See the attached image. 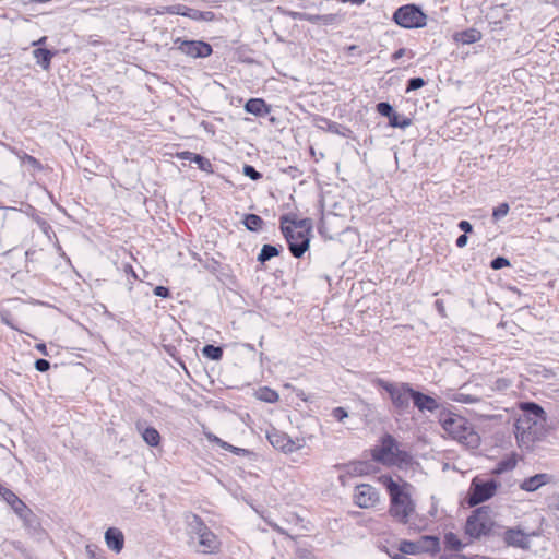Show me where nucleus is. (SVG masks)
I'll return each mask as SVG.
<instances>
[{
	"label": "nucleus",
	"instance_id": "51",
	"mask_svg": "<svg viewBox=\"0 0 559 559\" xmlns=\"http://www.w3.org/2000/svg\"><path fill=\"white\" fill-rule=\"evenodd\" d=\"M206 437L209 441L219 445L222 449H224V443H227L226 441L222 440L221 438L213 433H207Z\"/></svg>",
	"mask_w": 559,
	"mask_h": 559
},
{
	"label": "nucleus",
	"instance_id": "56",
	"mask_svg": "<svg viewBox=\"0 0 559 559\" xmlns=\"http://www.w3.org/2000/svg\"><path fill=\"white\" fill-rule=\"evenodd\" d=\"M376 109L378 111V114L382 117H384V110H385V107H384V102H379L377 105H376Z\"/></svg>",
	"mask_w": 559,
	"mask_h": 559
},
{
	"label": "nucleus",
	"instance_id": "13",
	"mask_svg": "<svg viewBox=\"0 0 559 559\" xmlns=\"http://www.w3.org/2000/svg\"><path fill=\"white\" fill-rule=\"evenodd\" d=\"M532 535L535 534H528L524 532L520 526L507 527L501 534H499L508 547L520 548L523 550L530 549V536Z\"/></svg>",
	"mask_w": 559,
	"mask_h": 559
},
{
	"label": "nucleus",
	"instance_id": "9",
	"mask_svg": "<svg viewBox=\"0 0 559 559\" xmlns=\"http://www.w3.org/2000/svg\"><path fill=\"white\" fill-rule=\"evenodd\" d=\"M413 461L411 452L386 433V467L396 466L400 469H406L413 464Z\"/></svg>",
	"mask_w": 559,
	"mask_h": 559
},
{
	"label": "nucleus",
	"instance_id": "28",
	"mask_svg": "<svg viewBox=\"0 0 559 559\" xmlns=\"http://www.w3.org/2000/svg\"><path fill=\"white\" fill-rule=\"evenodd\" d=\"M242 224L248 230L258 233L262 229L264 221L257 214L248 213L243 215Z\"/></svg>",
	"mask_w": 559,
	"mask_h": 559
},
{
	"label": "nucleus",
	"instance_id": "30",
	"mask_svg": "<svg viewBox=\"0 0 559 559\" xmlns=\"http://www.w3.org/2000/svg\"><path fill=\"white\" fill-rule=\"evenodd\" d=\"M185 16L189 17L193 21H213L215 19V13L212 11H200L193 8H186Z\"/></svg>",
	"mask_w": 559,
	"mask_h": 559
},
{
	"label": "nucleus",
	"instance_id": "10",
	"mask_svg": "<svg viewBox=\"0 0 559 559\" xmlns=\"http://www.w3.org/2000/svg\"><path fill=\"white\" fill-rule=\"evenodd\" d=\"M175 49L190 58H206L212 55V46L203 40L176 38L174 40Z\"/></svg>",
	"mask_w": 559,
	"mask_h": 559
},
{
	"label": "nucleus",
	"instance_id": "60",
	"mask_svg": "<svg viewBox=\"0 0 559 559\" xmlns=\"http://www.w3.org/2000/svg\"><path fill=\"white\" fill-rule=\"evenodd\" d=\"M296 559H311V558H310V555H309V554H307V552L302 551V552H299V554L297 555Z\"/></svg>",
	"mask_w": 559,
	"mask_h": 559
},
{
	"label": "nucleus",
	"instance_id": "48",
	"mask_svg": "<svg viewBox=\"0 0 559 559\" xmlns=\"http://www.w3.org/2000/svg\"><path fill=\"white\" fill-rule=\"evenodd\" d=\"M34 366L35 369L39 372H46L50 369V362L44 358L36 359Z\"/></svg>",
	"mask_w": 559,
	"mask_h": 559
},
{
	"label": "nucleus",
	"instance_id": "8",
	"mask_svg": "<svg viewBox=\"0 0 559 559\" xmlns=\"http://www.w3.org/2000/svg\"><path fill=\"white\" fill-rule=\"evenodd\" d=\"M498 481L493 478L481 479L479 477L473 478L466 501L469 507H476L490 498H492L498 489Z\"/></svg>",
	"mask_w": 559,
	"mask_h": 559
},
{
	"label": "nucleus",
	"instance_id": "38",
	"mask_svg": "<svg viewBox=\"0 0 559 559\" xmlns=\"http://www.w3.org/2000/svg\"><path fill=\"white\" fill-rule=\"evenodd\" d=\"M509 210H510V206H509V204L507 202H502V203L498 204L492 210V218H493V221L498 222L501 218H503L504 216H507V214L509 213Z\"/></svg>",
	"mask_w": 559,
	"mask_h": 559
},
{
	"label": "nucleus",
	"instance_id": "49",
	"mask_svg": "<svg viewBox=\"0 0 559 559\" xmlns=\"http://www.w3.org/2000/svg\"><path fill=\"white\" fill-rule=\"evenodd\" d=\"M153 294L160 298H169L170 297V290L166 286L158 285L153 289Z\"/></svg>",
	"mask_w": 559,
	"mask_h": 559
},
{
	"label": "nucleus",
	"instance_id": "50",
	"mask_svg": "<svg viewBox=\"0 0 559 559\" xmlns=\"http://www.w3.org/2000/svg\"><path fill=\"white\" fill-rule=\"evenodd\" d=\"M457 227L460 228V230L463 231V234H469L473 231V225L468 222V221H460L459 224H457Z\"/></svg>",
	"mask_w": 559,
	"mask_h": 559
},
{
	"label": "nucleus",
	"instance_id": "40",
	"mask_svg": "<svg viewBox=\"0 0 559 559\" xmlns=\"http://www.w3.org/2000/svg\"><path fill=\"white\" fill-rule=\"evenodd\" d=\"M259 399L267 403H274L278 401L280 395L276 391L265 388L261 391Z\"/></svg>",
	"mask_w": 559,
	"mask_h": 559
},
{
	"label": "nucleus",
	"instance_id": "22",
	"mask_svg": "<svg viewBox=\"0 0 559 559\" xmlns=\"http://www.w3.org/2000/svg\"><path fill=\"white\" fill-rule=\"evenodd\" d=\"M246 112L255 117H265L271 112V106L263 98H250L245 103Z\"/></svg>",
	"mask_w": 559,
	"mask_h": 559
},
{
	"label": "nucleus",
	"instance_id": "35",
	"mask_svg": "<svg viewBox=\"0 0 559 559\" xmlns=\"http://www.w3.org/2000/svg\"><path fill=\"white\" fill-rule=\"evenodd\" d=\"M188 525L190 533L194 534L197 537H199L200 534H202L209 528L202 521V519L198 515H192V519L188 522Z\"/></svg>",
	"mask_w": 559,
	"mask_h": 559
},
{
	"label": "nucleus",
	"instance_id": "17",
	"mask_svg": "<svg viewBox=\"0 0 559 559\" xmlns=\"http://www.w3.org/2000/svg\"><path fill=\"white\" fill-rule=\"evenodd\" d=\"M552 476L547 473L535 474L531 477L525 478L521 484L520 488L527 492H534L538 490L540 487L550 484L552 481Z\"/></svg>",
	"mask_w": 559,
	"mask_h": 559
},
{
	"label": "nucleus",
	"instance_id": "1",
	"mask_svg": "<svg viewBox=\"0 0 559 559\" xmlns=\"http://www.w3.org/2000/svg\"><path fill=\"white\" fill-rule=\"evenodd\" d=\"M520 413L514 420V435L521 449H532L534 442L539 440L543 425L546 421V412L535 402H521Z\"/></svg>",
	"mask_w": 559,
	"mask_h": 559
},
{
	"label": "nucleus",
	"instance_id": "57",
	"mask_svg": "<svg viewBox=\"0 0 559 559\" xmlns=\"http://www.w3.org/2000/svg\"><path fill=\"white\" fill-rule=\"evenodd\" d=\"M405 52H406V49L401 48L393 53L392 59L395 61V60L400 59L401 57H403L405 55Z\"/></svg>",
	"mask_w": 559,
	"mask_h": 559
},
{
	"label": "nucleus",
	"instance_id": "15",
	"mask_svg": "<svg viewBox=\"0 0 559 559\" xmlns=\"http://www.w3.org/2000/svg\"><path fill=\"white\" fill-rule=\"evenodd\" d=\"M313 124L319 130L326 131L332 134H337L343 138H349L352 134V130L346 126L332 121L323 116H314Z\"/></svg>",
	"mask_w": 559,
	"mask_h": 559
},
{
	"label": "nucleus",
	"instance_id": "43",
	"mask_svg": "<svg viewBox=\"0 0 559 559\" xmlns=\"http://www.w3.org/2000/svg\"><path fill=\"white\" fill-rule=\"evenodd\" d=\"M509 265H510L509 260L501 255H498L490 261V267L492 270H501Z\"/></svg>",
	"mask_w": 559,
	"mask_h": 559
},
{
	"label": "nucleus",
	"instance_id": "42",
	"mask_svg": "<svg viewBox=\"0 0 559 559\" xmlns=\"http://www.w3.org/2000/svg\"><path fill=\"white\" fill-rule=\"evenodd\" d=\"M242 173L246 177L250 178L251 180H260L262 178V174L255 169L252 165H245Z\"/></svg>",
	"mask_w": 559,
	"mask_h": 559
},
{
	"label": "nucleus",
	"instance_id": "61",
	"mask_svg": "<svg viewBox=\"0 0 559 559\" xmlns=\"http://www.w3.org/2000/svg\"><path fill=\"white\" fill-rule=\"evenodd\" d=\"M342 2H350L352 4H356V5H359L361 3H364L365 0H341Z\"/></svg>",
	"mask_w": 559,
	"mask_h": 559
},
{
	"label": "nucleus",
	"instance_id": "58",
	"mask_svg": "<svg viewBox=\"0 0 559 559\" xmlns=\"http://www.w3.org/2000/svg\"><path fill=\"white\" fill-rule=\"evenodd\" d=\"M46 41H47V37H46V36H43V37H40L39 39L34 40V41L32 43V46L39 48V46L45 45V43H46Z\"/></svg>",
	"mask_w": 559,
	"mask_h": 559
},
{
	"label": "nucleus",
	"instance_id": "26",
	"mask_svg": "<svg viewBox=\"0 0 559 559\" xmlns=\"http://www.w3.org/2000/svg\"><path fill=\"white\" fill-rule=\"evenodd\" d=\"M518 460L515 454H510L501 459L492 469L493 475H501L515 468Z\"/></svg>",
	"mask_w": 559,
	"mask_h": 559
},
{
	"label": "nucleus",
	"instance_id": "64",
	"mask_svg": "<svg viewBox=\"0 0 559 559\" xmlns=\"http://www.w3.org/2000/svg\"><path fill=\"white\" fill-rule=\"evenodd\" d=\"M379 385L384 388V381L383 380H379Z\"/></svg>",
	"mask_w": 559,
	"mask_h": 559
},
{
	"label": "nucleus",
	"instance_id": "11",
	"mask_svg": "<svg viewBox=\"0 0 559 559\" xmlns=\"http://www.w3.org/2000/svg\"><path fill=\"white\" fill-rule=\"evenodd\" d=\"M414 389L408 383H388L386 393L396 409L403 412L409 407V400L413 399Z\"/></svg>",
	"mask_w": 559,
	"mask_h": 559
},
{
	"label": "nucleus",
	"instance_id": "39",
	"mask_svg": "<svg viewBox=\"0 0 559 559\" xmlns=\"http://www.w3.org/2000/svg\"><path fill=\"white\" fill-rule=\"evenodd\" d=\"M20 159L22 164L32 167L34 170H41L43 166L38 159H36L34 156L28 155L26 153H23V155L20 156Z\"/></svg>",
	"mask_w": 559,
	"mask_h": 559
},
{
	"label": "nucleus",
	"instance_id": "46",
	"mask_svg": "<svg viewBox=\"0 0 559 559\" xmlns=\"http://www.w3.org/2000/svg\"><path fill=\"white\" fill-rule=\"evenodd\" d=\"M186 8H187V5H183V4H173V5L166 7L165 12L168 14L185 16Z\"/></svg>",
	"mask_w": 559,
	"mask_h": 559
},
{
	"label": "nucleus",
	"instance_id": "5",
	"mask_svg": "<svg viewBox=\"0 0 559 559\" xmlns=\"http://www.w3.org/2000/svg\"><path fill=\"white\" fill-rule=\"evenodd\" d=\"M373 463L384 464V435L379 437L378 445L372 450L371 461H353L345 464H337L335 468L341 472L338 479L345 485L347 476L356 477L373 473L376 469Z\"/></svg>",
	"mask_w": 559,
	"mask_h": 559
},
{
	"label": "nucleus",
	"instance_id": "32",
	"mask_svg": "<svg viewBox=\"0 0 559 559\" xmlns=\"http://www.w3.org/2000/svg\"><path fill=\"white\" fill-rule=\"evenodd\" d=\"M399 550L403 555H418L423 554V548L419 546V540L412 542V540H402L400 543Z\"/></svg>",
	"mask_w": 559,
	"mask_h": 559
},
{
	"label": "nucleus",
	"instance_id": "27",
	"mask_svg": "<svg viewBox=\"0 0 559 559\" xmlns=\"http://www.w3.org/2000/svg\"><path fill=\"white\" fill-rule=\"evenodd\" d=\"M418 540L423 552L435 555L440 550V539L435 535H425Z\"/></svg>",
	"mask_w": 559,
	"mask_h": 559
},
{
	"label": "nucleus",
	"instance_id": "14",
	"mask_svg": "<svg viewBox=\"0 0 559 559\" xmlns=\"http://www.w3.org/2000/svg\"><path fill=\"white\" fill-rule=\"evenodd\" d=\"M17 516L32 538L41 542L47 537V532L43 528L39 518L29 508Z\"/></svg>",
	"mask_w": 559,
	"mask_h": 559
},
{
	"label": "nucleus",
	"instance_id": "19",
	"mask_svg": "<svg viewBox=\"0 0 559 559\" xmlns=\"http://www.w3.org/2000/svg\"><path fill=\"white\" fill-rule=\"evenodd\" d=\"M136 431L141 435L144 442L150 447H157L160 443L158 430L152 426H146L145 421L139 420L135 424Z\"/></svg>",
	"mask_w": 559,
	"mask_h": 559
},
{
	"label": "nucleus",
	"instance_id": "31",
	"mask_svg": "<svg viewBox=\"0 0 559 559\" xmlns=\"http://www.w3.org/2000/svg\"><path fill=\"white\" fill-rule=\"evenodd\" d=\"M481 35L475 28H469L460 33H456L455 39L464 45H469L478 41Z\"/></svg>",
	"mask_w": 559,
	"mask_h": 559
},
{
	"label": "nucleus",
	"instance_id": "4",
	"mask_svg": "<svg viewBox=\"0 0 559 559\" xmlns=\"http://www.w3.org/2000/svg\"><path fill=\"white\" fill-rule=\"evenodd\" d=\"M440 424L443 430L461 444L471 449L479 445L480 437L465 417L453 413L443 414L440 417Z\"/></svg>",
	"mask_w": 559,
	"mask_h": 559
},
{
	"label": "nucleus",
	"instance_id": "29",
	"mask_svg": "<svg viewBox=\"0 0 559 559\" xmlns=\"http://www.w3.org/2000/svg\"><path fill=\"white\" fill-rule=\"evenodd\" d=\"M282 246H273L270 243H265L262 246L260 253L258 254V261L260 263H265L270 261L272 258L277 257L281 253Z\"/></svg>",
	"mask_w": 559,
	"mask_h": 559
},
{
	"label": "nucleus",
	"instance_id": "37",
	"mask_svg": "<svg viewBox=\"0 0 559 559\" xmlns=\"http://www.w3.org/2000/svg\"><path fill=\"white\" fill-rule=\"evenodd\" d=\"M193 164H195L198 168L203 171L213 173L212 163L206 157L200 154L193 157Z\"/></svg>",
	"mask_w": 559,
	"mask_h": 559
},
{
	"label": "nucleus",
	"instance_id": "54",
	"mask_svg": "<svg viewBox=\"0 0 559 559\" xmlns=\"http://www.w3.org/2000/svg\"><path fill=\"white\" fill-rule=\"evenodd\" d=\"M123 271L126 274L131 275L134 280H138V275L131 264H129V263L124 264Z\"/></svg>",
	"mask_w": 559,
	"mask_h": 559
},
{
	"label": "nucleus",
	"instance_id": "53",
	"mask_svg": "<svg viewBox=\"0 0 559 559\" xmlns=\"http://www.w3.org/2000/svg\"><path fill=\"white\" fill-rule=\"evenodd\" d=\"M197 153L185 151L180 154V157L182 159L189 160L190 163H193V157L197 156Z\"/></svg>",
	"mask_w": 559,
	"mask_h": 559
},
{
	"label": "nucleus",
	"instance_id": "47",
	"mask_svg": "<svg viewBox=\"0 0 559 559\" xmlns=\"http://www.w3.org/2000/svg\"><path fill=\"white\" fill-rule=\"evenodd\" d=\"M332 416L337 421H343L345 418L348 417V413L344 407L338 406V407L333 408Z\"/></svg>",
	"mask_w": 559,
	"mask_h": 559
},
{
	"label": "nucleus",
	"instance_id": "24",
	"mask_svg": "<svg viewBox=\"0 0 559 559\" xmlns=\"http://www.w3.org/2000/svg\"><path fill=\"white\" fill-rule=\"evenodd\" d=\"M386 119L389 126L393 128L405 129L412 123L411 118L399 114L394 108L386 102Z\"/></svg>",
	"mask_w": 559,
	"mask_h": 559
},
{
	"label": "nucleus",
	"instance_id": "16",
	"mask_svg": "<svg viewBox=\"0 0 559 559\" xmlns=\"http://www.w3.org/2000/svg\"><path fill=\"white\" fill-rule=\"evenodd\" d=\"M355 502L360 508H369L373 506L374 501L378 499L377 490L367 484L356 485L355 490Z\"/></svg>",
	"mask_w": 559,
	"mask_h": 559
},
{
	"label": "nucleus",
	"instance_id": "12",
	"mask_svg": "<svg viewBox=\"0 0 559 559\" xmlns=\"http://www.w3.org/2000/svg\"><path fill=\"white\" fill-rule=\"evenodd\" d=\"M266 439L271 445L283 453H293L302 448V444L294 441L287 433L271 427L266 430Z\"/></svg>",
	"mask_w": 559,
	"mask_h": 559
},
{
	"label": "nucleus",
	"instance_id": "25",
	"mask_svg": "<svg viewBox=\"0 0 559 559\" xmlns=\"http://www.w3.org/2000/svg\"><path fill=\"white\" fill-rule=\"evenodd\" d=\"M56 52L49 50L47 48H35L33 50V57L36 60V63L43 69L48 70L51 64V59L55 57Z\"/></svg>",
	"mask_w": 559,
	"mask_h": 559
},
{
	"label": "nucleus",
	"instance_id": "34",
	"mask_svg": "<svg viewBox=\"0 0 559 559\" xmlns=\"http://www.w3.org/2000/svg\"><path fill=\"white\" fill-rule=\"evenodd\" d=\"M283 13L293 20L307 21L310 23H317L321 19L320 15H311V14H308L305 12H297V11H289V10H284Z\"/></svg>",
	"mask_w": 559,
	"mask_h": 559
},
{
	"label": "nucleus",
	"instance_id": "59",
	"mask_svg": "<svg viewBox=\"0 0 559 559\" xmlns=\"http://www.w3.org/2000/svg\"><path fill=\"white\" fill-rule=\"evenodd\" d=\"M5 216V210L0 207V228H2L4 225Z\"/></svg>",
	"mask_w": 559,
	"mask_h": 559
},
{
	"label": "nucleus",
	"instance_id": "3",
	"mask_svg": "<svg viewBox=\"0 0 559 559\" xmlns=\"http://www.w3.org/2000/svg\"><path fill=\"white\" fill-rule=\"evenodd\" d=\"M413 485L406 480H394L386 476V492L390 496V515L400 523H407L408 518L415 511V503L412 500Z\"/></svg>",
	"mask_w": 559,
	"mask_h": 559
},
{
	"label": "nucleus",
	"instance_id": "20",
	"mask_svg": "<svg viewBox=\"0 0 559 559\" xmlns=\"http://www.w3.org/2000/svg\"><path fill=\"white\" fill-rule=\"evenodd\" d=\"M105 542L109 549L119 554L124 547L123 533L117 527H109L105 532Z\"/></svg>",
	"mask_w": 559,
	"mask_h": 559
},
{
	"label": "nucleus",
	"instance_id": "21",
	"mask_svg": "<svg viewBox=\"0 0 559 559\" xmlns=\"http://www.w3.org/2000/svg\"><path fill=\"white\" fill-rule=\"evenodd\" d=\"M198 540L201 547V552L203 554H214L219 549L221 543L217 536L210 528L200 534Z\"/></svg>",
	"mask_w": 559,
	"mask_h": 559
},
{
	"label": "nucleus",
	"instance_id": "33",
	"mask_svg": "<svg viewBox=\"0 0 559 559\" xmlns=\"http://www.w3.org/2000/svg\"><path fill=\"white\" fill-rule=\"evenodd\" d=\"M223 348L213 344H206L202 348V355L213 361H218L223 357Z\"/></svg>",
	"mask_w": 559,
	"mask_h": 559
},
{
	"label": "nucleus",
	"instance_id": "18",
	"mask_svg": "<svg viewBox=\"0 0 559 559\" xmlns=\"http://www.w3.org/2000/svg\"><path fill=\"white\" fill-rule=\"evenodd\" d=\"M412 401L414 406L417 407L420 412L433 413L439 408V403L436 399L420 391L414 390Z\"/></svg>",
	"mask_w": 559,
	"mask_h": 559
},
{
	"label": "nucleus",
	"instance_id": "23",
	"mask_svg": "<svg viewBox=\"0 0 559 559\" xmlns=\"http://www.w3.org/2000/svg\"><path fill=\"white\" fill-rule=\"evenodd\" d=\"M0 496L12 508L16 515H20L28 508L12 490L7 487L1 489Z\"/></svg>",
	"mask_w": 559,
	"mask_h": 559
},
{
	"label": "nucleus",
	"instance_id": "6",
	"mask_svg": "<svg viewBox=\"0 0 559 559\" xmlns=\"http://www.w3.org/2000/svg\"><path fill=\"white\" fill-rule=\"evenodd\" d=\"M495 523L492 522L486 507H479L472 511L465 523V534L471 538L478 539L491 533Z\"/></svg>",
	"mask_w": 559,
	"mask_h": 559
},
{
	"label": "nucleus",
	"instance_id": "63",
	"mask_svg": "<svg viewBox=\"0 0 559 559\" xmlns=\"http://www.w3.org/2000/svg\"><path fill=\"white\" fill-rule=\"evenodd\" d=\"M243 346H245V347H247V348H248V349H250V350H253V349H254V347H253V345H252V344H245Z\"/></svg>",
	"mask_w": 559,
	"mask_h": 559
},
{
	"label": "nucleus",
	"instance_id": "36",
	"mask_svg": "<svg viewBox=\"0 0 559 559\" xmlns=\"http://www.w3.org/2000/svg\"><path fill=\"white\" fill-rule=\"evenodd\" d=\"M444 546L449 550H461L463 548V544L456 534L449 532L444 535Z\"/></svg>",
	"mask_w": 559,
	"mask_h": 559
},
{
	"label": "nucleus",
	"instance_id": "62",
	"mask_svg": "<svg viewBox=\"0 0 559 559\" xmlns=\"http://www.w3.org/2000/svg\"><path fill=\"white\" fill-rule=\"evenodd\" d=\"M436 306L438 307V309H440V311H442V310H443V308H442V304H441V301H440V300H437V301H436Z\"/></svg>",
	"mask_w": 559,
	"mask_h": 559
},
{
	"label": "nucleus",
	"instance_id": "44",
	"mask_svg": "<svg viewBox=\"0 0 559 559\" xmlns=\"http://www.w3.org/2000/svg\"><path fill=\"white\" fill-rule=\"evenodd\" d=\"M224 450L226 451H229L236 455H241V456H246V455H250L252 452L249 451L248 449H243V448H238V447H235L230 443H224Z\"/></svg>",
	"mask_w": 559,
	"mask_h": 559
},
{
	"label": "nucleus",
	"instance_id": "2",
	"mask_svg": "<svg viewBox=\"0 0 559 559\" xmlns=\"http://www.w3.org/2000/svg\"><path fill=\"white\" fill-rule=\"evenodd\" d=\"M280 229L292 255L296 259H300L310 246L312 236L311 219H298L293 214H284L280 218Z\"/></svg>",
	"mask_w": 559,
	"mask_h": 559
},
{
	"label": "nucleus",
	"instance_id": "55",
	"mask_svg": "<svg viewBox=\"0 0 559 559\" xmlns=\"http://www.w3.org/2000/svg\"><path fill=\"white\" fill-rule=\"evenodd\" d=\"M35 348L43 354L44 356H49V352L47 349V345L45 343H38L35 345Z\"/></svg>",
	"mask_w": 559,
	"mask_h": 559
},
{
	"label": "nucleus",
	"instance_id": "41",
	"mask_svg": "<svg viewBox=\"0 0 559 559\" xmlns=\"http://www.w3.org/2000/svg\"><path fill=\"white\" fill-rule=\"evenodd\" d=\"M426 84V81L420 76L411 78L406 84V93L421 88Z\"/></svg>",
	"mask_w": 559,
	"mask_h": 559
},
{
	"label": "nucleus",
	"instance_id": "7",
	"mask_svg": "<svg viewBox=\"0 0 559 559\" xmlns=\"http://www.w3.org/2000/svg\"><path fill=\"white\" fill-rule=\"evenodd\" d=\"M394 23L404 28H420L427 23V15L420 7L409 3L400 7L393 14Z\"/></svg>",
	"mask_w": 559,
	"mask_h": 559
},
{
	"label": "nucleus",
	"instance_id": "52",
	"mask_svg": "<svg viewBox=\"0 0 559 559\" xmlns=\"http://www.w3.org/2000/svg\"><path fill=\"white\" fill-rule=\"evenodd\" d=\"M468 237L467 234H462L456 238L455 245L459 248H464L467 245Z\"/></svg>",
	"mask_w": 559,
	"mask_h": 559
},
{
	"label": "nucleus",
	"instance_id": "45",
	"mask_svg": "<svg viewBox=\"0 0 559 559\" xmlns=\"http://www.w3.org/2000/svg\"><path fill=\"white\" fill-rule=\"evenodd\" d=\"M453 400L465 404H473L479 401L478 397L465 393H456Z\"/></svg>",
	"mask_w": 559,
	"mask_h": 559
}]
</instances>
